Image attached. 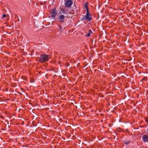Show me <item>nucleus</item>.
<instances>
[{
	"label": "nucleus",
	"mask_w": 148,
	"mask_h": 148,
	"mask_svg": "<svg viewBox=\"0 0 148 148\" xmlns=\"http://www.w3.org/2000/svg\"><path fill=\"white\" fill-rule=\"evenodd\" d=\"M146 127V126L145 125H142L141 126H140V127Z\"/></svg>",
	"instance_id": "16"
},
{
	"label": "nucleus",
	"mask_w": 148,
	"mask_h": 148,
	"mask_svg": "<svg viewBox=\"0 0 148 148\" xmlns=\"http://www.w3.org/2000/svg\"><path fill=\"white\" fill-rule=\"evenodd\" d=\"M89 33L86 35V36L87 37H89L92 34L93 32H92L91 29L89 30Z\"/></svg>",
	"instance_id": "7"
},
{
	"label": "nucleus",
	"mask_w": 148,
	"mask_h": 148,
	"mask_svg": "<svg viewBox=\"0 0 148 148\" xmlns=\"http://www.w3.org/2000/svg\"><path fill=\"white\" fill-rule=\"evenodd\" d=\"M147 77H144L143 78V79H142V81H144V80H145V81H147Z\"/></svg>",
	"instance_id": "14"
},
{
	"label": "nucleus",
	"mask_w": 148,
	"mask_h": 148,
	"mask_svg": "<svg viewBox=\"0 0 148 148\" xmlns=\"http://www.w3.org/2000/svg\"><path fill=\"white\" fill-rule=\"evenodd\" d=\"M88 3L87 2H86L84 3V6L86 8V11H89L88 7Z\"/></svg>",
	"instance_id": "8"
},
{
	"label": "nucleus",
	"mask_w": 148,
	"mask_h": 148,
	"mask_svg": "<svg viewBox=\"0 0 148 148\" xmlns=\"http://www.w3.org/2000/svg\"><path fill=\"white\" fill-rule=\"evenodd\" d=\"M59 18L60 20L59 21L60 22H64V19L65 18V16L64 15H60Z\"/></svg>",
	"instance_id": "5"
},
{
	"label": "nucleus",
	"mask_w": 148,
	"mask_h": 148,
	"mask_svg": "<svg viewBox=\"0 0 148 148\" xmlns=\"http://www.w3.org/2000/svg\"><path fill=\"white\" fill-rule=\"evenodd\" d=\"M142 139L144 142H147L148 141V136L146 135H144Z\"/></svg>",
	"instance_id": "6"
},
{
	"label": "nucleus",
	"mask_w": 148,
	"mask_h": 148,
	"mask_svg": "<svg viewBox=\"0 0 148 148\" xmlns=\"http://www.w3.org/2000/svg\"><path fill=\"white\" fill-rule=\"evenodd\" d=\"M22 79L25 80H27V78L25 76H23L22 77Z\"/></svg>",
	"instance_id": "12"
},
{
	"label": "nucleus",
	"mask_w": 148,
	"mask_h": 148,
	"mask_svg": "<svg viewBox=\"0 0 148 148\" xmlns=\"http://www.w3.org/2000/svg\"><path fill=\"white\" fill-rule=\"evenodd\" d=\"M117 130L119 132H122L123 131V130L122 129H120V128L118 129H117Z\"/></svg>",
	"instance_id": "13"
},
{
	"label": "nucleus",
	"mask_w": 148,
	"mask_h": 148,
	"mask_svg": "<svg viewBox=\"0 0 148 148\" xmlns=\"http://www.w3.org/2000/svg\"><path fill=\"white\" fill-rule=\"evenodd\" d=\"M92 18V15L90 13L89 11H86V13L83 19L84 20H86L88 21H90Z\"/></svg>",
	"instance_id": "2"
},
{
	"label": "nucleus",
	"mask_w": 148,
	"mask_h": 148,
	"mask_svg": "<svg viewBox=\"0 0 148 148\" xmlns=\"http://www.w3.org/2000/svg\"><path fill=\"white\" fill-rule=\"evenodd\" d=\"M58 27H59V29L61 31H62L63 30V29L61 25H59Z\"/></svg>",
	"instance_id": "10"
},
{
	"label": "nucleus",
	"mask_w": 148,
	"mask_h": 148,
	"mask_svg": "<svg viewBox=\"0 0 148 148\" xmlns=\"http://www.w3.org/2000/svg\"><path fill=\"white\" fill-rule=\"evenodd\" d=\"M131 141L130 140H124L123 142L124 144L126 145H128L131 142Z\"/></svg>",
	"instance_id": "9"
},
{
	"label": "nucleus",
	"mask_w": 148,
	"mask_h": 148,
	"mask_svg": "<svg viewBox=\"0 0 148 148\" xmlns=\"http://www.w3.org/2000/svg\"><path fill=\"white\" fill-rule=\"evenodd\" d=\"M73 3V1L72 0H67L66 1L65 5L67 8H70Z\"/></svg>",
	"instance_id": "4"
},
{
	"label": "nucleus",
	"mask_w": 148,
	"mask_h": 148,
	"mask_svg": "<svg viewBox=\"0 0 148 148\" xmlns=\"http://www.w3.org/2000/svg\"><path fill=\"white\" fill-rule=\"evenodd\" d=\"M6 16V14H3V18H5Z\"/></svg>",
	"instance_id": "15"
},
{
	"label": "nucleus",
	"mask_w": 148,
	"mask_h": 148,
	"mask_svg": "<svg viewBox=\"0 0 148 148\" xmlns=\"http://www.w3.org/2000/svg\"><path fill=\"white\" fill-rule=\"evenodd\" d=\"M57 14V11L56 8H54L51 10L50 14L51 18H55V16Z\"/></svg>",
	"instance_id": "3"
},
{
	"label": "nucleus",
	"mask_w": 148,
	"mask_h": 148,
	"mask_svg": "<svg viewBox=\"0 0 148 148\" xmlns=\"http://www.w3.org/2000/svg\"><path fill=\"white\" fill-rule=\"evenodd\" d=\"M145 121L146 122H148V120L147 119H146L145 120Z\"/></svg>",
	"instance_id": "17"
},
{
	"label": "nucleus",
	"mask_w": 148,
	"mask_h": 148,
	"mask_svg": "<svg viewBox=\"0 0 148 148\" xmlns=\"http://www.w3.org/2000/svg\"><path fill=\"white\" fill-rule=\"evenodd\" d=\"M61 11L63 14H66V13L64 9H62V10H61Z\"/></svg>",
	"instance_id": "11"
},
{
	"label": "nucleus",
	"mask_w": 148,
	"mask_h": 148,
	"mask_svg": "<svg viewBox=\"0 0 148 148\" xmlns=\"http://www.w3.org/2000/svg\"><path fill=\"white\" fill-rule=\"evenodd\" d=\"M49 58V56L47 54H43L40 56V57H37L36 60L41 63H43L48 61Z\"/></svg>",
	"instance_id": "1"
}]
</instances>
